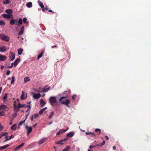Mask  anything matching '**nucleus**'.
Returning <instances> with one entry per match:
<instances>
[{
	"mask_svg": "<svg viewBox=\"0 0 151 151\" xmlns=\"http://www.w3.org/2000/svg\"><path fill=\"white\" fill-rule=\"evenodd\" d=\"M54 112L53 111H52L50 113V115L49 116V118L50 119L52 118V117L54 116Z\"/></svg>",
	"mask_w": 151,
	"mask_h": 151,
	"instance_id": "72a5a7b5",
	"label": "nucleus"
},
{
	"mask_svg": "<svg viewBox=\"0 0 151 151\" xmlns=\"http://www.w3.org/2000/svg\"><path fill=\"white\" fill-rule=\"evenodd\" d=\"M70 103V101L68 99H66L65 101H62V104H63L69 107V104Z\"/></svg>",
	"mask_w": 151,
	"mask_h": 151,
	"instance_id": "0eeeda50",
	"label": "nucleus"
},
{
	"mask_svg": "<svg viewBox=\"0 0 151 151\" xmlns=\"http://www.w3.org/2000/svg\"><path fill=\"white\" fill-rule=\"evenodd\" d=\"M113 149L114 150H115L116 149V147L115 146H114L113 147Z\"/></svg>",
	"mask_w": 151,
	"mask_h": 151,
	"instance_id": "69168bd1",
	"label": "nucleus"
},
{
	"mask_svg": "<svg viewBox=\"0 0 151 151\" xmlns=\"http://www.w3.org/2000/svg\"><path fill=\"white\" fill-rule=\"evenodd\" d=\"M15 54L14 52H10L9 57V60L11 61L13 60L15 58Z\"/></svg>",
	"mask_w": 151,
	"mask_h": 151,
	"instance_id": "7ed1b4c3",
	"label": "nucleus"
},
{
	"mask_svg": "<svg viewBox=\"0 0 151 151\" xmlns=\"http://www.w3.org/2000/svg\"><path fill=\"white\" fill-rule=\"evenodd\" d=\"M34 115H32V117H31V120L32 121H33V119L34 118Z\"/></svg>",
	"mask_w": 151,
	"mask_h": 151,
	"instance_id": "052dcab7",
	"label": "nucleus"
},
{
	"mask_svg": "<svg viewBox=\"0 0 151 151\" xmlns=\"http://www.w3.org/2000/svg\"><path fill=\"white\" fill-rule=\"evenodd\" d=\"M12 80L11 82V84H12L14 83V82L15 81V79L14 77L13 76H12Z\"/></svg>",
	"mask_w": 151,
	"mask_h": 151,
	"instance_id": "e433bc0d",
	"label": "nucleus"
},
{
	"mask_svg": "<svg viewBox=\"0 0 151 151\" xmlns=\"http://www.w3.org/2000/svg\"><path fill=\"white\" fill-rule=\"evenodd\" d=\"M7 93H6L5 94V95L4 96L3 98V100L4 101H5L6 99V98H7Z\"/></svg>",
	"mask_w": 151,
	"mask_h": 151,
	"instance_id": "37998d69",
	"label": "nucleus"
},
{
	"mask_svg": "<svg viewBox=\"0 0 151 151\" xmlns=\"http://www.w3.org/2000/svg\"><path fill=\"white\" fill-rule=\"evenodd\" d=\"M5 12L8 14L10 15L12 17V14L13 13L12 10L11 9H6L5 10Z\"/></svg>",
	"mask_w": 151,
	"mask_h": 151,
	"instance_id": "39448f33",
	"label": "nucleus"
},
{
	"mask_svg": "<svg viewBox=\"0 0 151 151\" xmlns=\"http://www.w3.org/2000/svg\"><path fill=\"white\" fill-rule=\"evenodd\" d=\"M46 141V138H43L41 139L39 142V144H41L42 143H43L45 142Z\"/></svg>",
	"mask_w": 151,
	"mask_h": 151,
	"instance_id": "a211bd4d",
	"label": "nucleus"
},
{
	"mask_svg": "<svg viewBox=\"0 0 151 151\" xmlns=\"http://www.w3.org/2000/svg\"><path fill=\"white\" fill-rule=\"evenodd\" d=\"M5 22L2 20H0V25L2 26H5Z\"/></svg>",
	"mask_w": 151,
	"mask_h": 151,
	"instance_id": "f704fd0d",
	"label": "nucleus"
},
{
	"mask_svg": "<svg viewBox=\"0 0 151 151\" xmlns=\"http://www.w3.org/2000/svg\"><path fill=\"white\" fill-rule=\"evenodd\" d=\"M7 58V57L5 55H1L0 54V61H3L5 60Z\"/></svg>",
	"mask_w": 151,
	"mask_h": 151,
	"instance_id": "6e6552de",
	"label": "nucleus"
},
{
	"mask_svg": "<svg viewBox=\"0 0 151 151\" xmlns=\"http://www.w3.org/2000/svg\"><path fill=\"white\" fill-rule=\"evenodd\" d=\"M14 111H18L19 109L18 105L17 106L16 104H14Z\"/></svg>",
	"mask_w": 151,
	"mask_h": 151,
	"instance_id": "aec40b11",
	"label": "nucleus"
},
{
	"mask_svg": "<svg viewBox=\"0 0 151 151\" xmlns=\"http://www.w3.org/2000/svg\"><path fill=\"white\" fill-rule=\"evenodd\" d=\"M46 103L45 101L42 99L40 100V104L41 107H43L45 105Z\"/></svg>",
	"mask_w": 151,
	"mask_h": 151,
	"instance_id": "ddd939ff",
	"label": "nucleus"
},
{
	"mask_svg": "<svg viewBox=\"0 0 151 151\" xmlns=\"http://www.w3.org/2000/svg\"><path fill=\"white\" fill-rule=\"evenodd\" d=\"M50 89V87H49L47 88H44L43 90V92H47Z\"/></svg>",
	"mask_w": 151,
	"mask_h": 151,
	"instance_id": "4c0bfd02",
	"label": "nucleus"
},
{
	"mask_svg": "<svg viewBox=\"0 0 151 151\" xmlns=\"http://www.w3.org/2000/svg\"><path fill=\"white\" fill-rule=\"evenodd\" d=\"M27 97V94L25 93V94H24V92L23 91H22V94L21 96V99L22 100H23L26 99Z\"/></svg>",
	"mask_w": 151,
	"mask_h": 151,
	"instance_id": "9b49d317",
	"label": "nucleus"
},
{
	"mask_svg": "<svg viewBox=\"0 0 151 151\" xmlns=\"http://www.w3.org/2000/svg\"><path fill=\"white\" fill-rule=\"evenodd\" d=\"M13 65V63H11V65L10 66H8V68H12Z\"/></svg>",
	"mask_w": 151,
	"mask_h": 151,
	"instance_id": "3c124183",
	"label": "nucleus"
},
{
	"mask_svg": "<svg viewBox=\"0 0 151 151\" xmlns=\"http://www.w3.org/2000/svg\"><path fill=\"white\" fill-rule=\"evenodd\" d=\"M18 23L19 25H20L22 24V20L21 18H20L19 19Z\"/></svg>",
	"mask_w": 151,
	"mask_h": 151,
	"instance_id": "a19ab883",
	"label": "nucleus"
},
{
	"mask_svg": "<svg viewBox=\"0 0 151 151\" xmlns=\"http://www.w3.org/2000/svg\"><path fill=\"white\" fill-rule=\"evenodd\" d=\"M74 132H71L68 133L67 134L66 136L68 137H72L74 135Z\"/></svg>",
	"mask_w": 151,
	"mask_h": 151,
	"instance_id": "4468645a",
	"label": "nucleus"
},
{
	"mask_svg": "<svg viewBox=\"0 0 151 151\" xmlns=\"http://www.w3.org/2000/svg\"><path fill=\"white\" fill-rule=\"evenodd\" d=\"M105 137L106 139V140H108L109 139L108 137L107 136H105Z\"/></svg>",
	"mask_w": 151,
	"mask_h": 151,
	"instance_id": "338daca9",
	"label": "nucleus"
},
{
	"mask_svg": "<svg viewBox=\"0 0 151 151\" xmlns=\"http://www.w3.org/2000/svg\"><path fill=\"white\" fill-rule=\"evenodd\" d=\"M24 29V26H23L21 28V30L18 33L19 35H20L22 34L23 33Z\"/></svg>",
	"mask_w": 151,
	"mask_h": 151,
	"instance_id": "2eb2a0df",
	"label": "nucleus"
},
{
	"mask_svg": "<svg viewBox=\"0 0 151 151\" xmlns=\"http://www.w3.org/2000/svg\"><path fill=\"white\" fill-rule=\"evenodd\" d=\"M68 139L67 138H66L64 139H62L61 140H62V142H65V141H67Z\"/></svg>",
	"mask_w": 151,
	"mask_h": 151,
	"instance_id": "5fc2aeb1",
	"label": "nucleus"
},
{
	"mask_svg": "<svg viewBox=\"0 0 151 151\" xmlns=\"http://www.w3.org/2000/svg\"><path fill=\"white\" fill-rule=\"evenodd\" d=\"M37 2L38 4H39L40 6L42 8H43L44 7V6L43 5V4L42 3L40 0H38Z\"/></svg>",
	"mask_w": 151,
	"mask_h": 151,
	"instance_id": "393cba45",
	"label": "nucleus"
},
{
	"mask_svg": "<svg viewBox=\"0 0 151 151\" xmlns=\"http://www.w3.org/2000/svg\"><path fill=\"white\" fill-rule=\"evenodd\" d=\"M25 108H29L28 109H30V106L29 105V106H25Z\"/></svg>",
	"mask_w": 151,
	"mask_h": 151,
	"instance_id": "13d9d810",
	"label": "nucleus"
},
{
	"mask_svg": "<svg viewBox=\"0 0 151 151\" xmlns=\"http://www.w3.org/2000/svg\"><path fill=\"white\" fill-rule=\"evenodd\" d=\"M26 128L27 130V135H28L31 132L32 130V127H28L27 126H26Z\"/></svg>",
	"mask_w": 151,
	"mask_h": 151,
	"instance_id": "423d86ee",
	"label": "nucleus"
},
{
	"mask_svg": "<svg viewBox=\"0 0 151 151\" xmlns=\"http://www.w3.org/2000/svg\"><path fill=\"white\" fill-rule=\"evenodd\" d=\"M14 136L13 135H12L8 139H6L5 141H4V142H6L9 140L11 139L14 138Z\"/></svg>",
	"mask_w": 151,
	"mask_h": 151,
	"instance_id": "58836bf2",
	"label": "nucleus"
},
{
	"mask_svg": "<svg viewBox=\"0 0 151 151\" xmlns=\"http://www.w3.org/2000/svg\"><path fill=\"white\" fill-rule=\"evenodd\" d=\"M95 146H93V145H90L89 147V148L91 149L92 148H94L95 147Z\"/></svg>",
	"mask_w": 151,
	"mask_h": 151,
	"instance_id": "bf43d9fd",
	"label": "nucleus"
},
{
	"mask_svg": "<svg viewBox=\"0 0 151 151\" xmlns=\"http://www.w3.org/2000/svg\"><path fill=\"white\" fill-rule=\"evenodd\" d=\"M4 68V66L3 65H1V70L3 69Z\"/></svg>",
	"mask_w": 151,
	"mask_h": 151,
	"instance_id": "0e129e2a",
	"label": "nucleus"
},
{
	"mask_svg": "<svg viewBox=\"0 0 151 151\" xmlns=\"http://www.w3.org/2000/svg\"><path fill=\"white\" fill-rule=\"evenodd\" d=\"M95 131L96 132H98L99 133L98 134L99 135L101 133V130L99 129H95Z\"/></svg>",
	"mask_w": 151,
	"mask_h": 151,
	"instance_id": "c756f323",
	"label": "nucleus"
},
{
	"mask_svg": "<svg viewBox=\"0 0 151 151\" xmlns=\"http://www.w3.org/2000/svg\"><path fill=\"white\" fill-rule=\"evenodd\" d=\"M8 134V133L7 132H5L4 133H1V135L2 136V137L5 136L6 137V135Z\"/></svg>",
	"mask_w": 151,
	"mask_h": 151,
	"instance_id": "a18cd8bd",
	"label": "nucleus"
},
{
	"mask_svg": "<svg viewBox=\"0 0 151 151\" xmlns=\"http://www.w3.org/2000/svg\"><path fill=\"white\" fill-rule=\"evenodd\" d=\"M5 115V113L4 111H0V116H3Z\"/></svg>",
	"mask_w": 151,
	"mask_h": 151,
	"instance_id": "49530a36",
	"label": "nucleus"
},
{
	"mask_svg": "<svg viewBox=\"0 0 151 151\" xmlns=\"http://www.w3.org/2000/svg\"><path fill=\"white\" fill-rule=\"evenodd\" d=\"M10 145L9 144H7L4 146L0 147V150L4 149L9 147Z\"/></svg>",
	"mask_w": 151,
	"mask_h": 151,
	"instance_id": "f3484780",
	"label": "nucleus"
},
{
	"mask_svg": "<svg viewBox=\"0 0 151 151\" xmlns=\"http://www.w3.org/2000/svg\"><path fill=\"white\" fill-rule=\"evenodd\" d=\"M86 134L87 135H89L90 134H91L92 135V137H96V135L95 134L93 133H92L91 132H86Z\"/></svg>",
	"mask_w": 151,
	"mask_h": 151,
	"instance_id": "a878e982",
	"label": "nucleus"
},
{
	"mask_svg": "<svg viewBox=\"0 0 151 151\" xmlns=\"http://www.w3.org/2000/svg\"><path fill=\"white\" fill-rule=\"evenodd\" d=\"M49 101L51 105H53L54 104L57 103L56 97L52 96L49 99Z\"/></svg>",
	"mask_w": 151,
	"mask_h": 151,
	"instance_id": "f257e3e1",
	"label": "nucleus"
},
{
	"mask_svg": "<svg viewBox=\"0 0 151 151\" xmlns=\"http://www.w3.org/2000/svg\"><path fill=\"white\" fill-rule=\"evenodd\" d=\"M66 98V97H62L59 99V101L61 102L62 101L63 99Z\"/></svg>",
	"mask_w": 151,
	"mask_h": 151,
	"instance_id": "09e8293b",
	"label": "nucleus"
},
{
	"mask_svg": "<svg viewBox=\"0 0 151 151\" xmlns=\"http://www.w3.org/2000/svg\"><path fill=\"white\" fill-rule=\"evenodd\" d=\"M17 127V125L16 124H13L11 127V129L12 130H16Z\"/></svg>",
	"mask_w": 151,
	"mask_h": 151,
	"instance_id": "4be33fe9",
	"label": "nucleus"
},
{
	"mask_svg": "<svg viewBox=\"0 0 151 151\" xmlns=\"http://www.w3.org/2000/svg\"><path fill=\"white\" fill-rule=\"evenodd\" d=\"M0 38L2 40L8 42L9 40V37L4 34H1L0 35Z\"/></svg>",
	"mask_w": 151,
	"mask_h": 151,
	"instance_id": "f03ea898",
	"label": "nucleus"
},
{
	"mask_svg": "<svg viewBox=\"0 0 151 151\" xmlns=\"http://www.w3.org/2000/svg\"><path fill=\"white\" fill-rule=\"evenodd\" d=\"M26 6L28 8H30L32 7V3L31 2H29L27 3L26 4Z\"/></svg>",
	"mask_w": 151,
	"mask_h": 151,
	"instance_id": "b1692460",
	"label": "nucleus"
},
{
	"mask_svg": "<svg viewBox=\"0 0 151 151\" xmlns=\"http://www.w3.org/2000/svg\"><path fill=\"white\" fill-rule=\"evenodd\" d=\"M49 12H52L53 14L54 13V12L52 11L51 9L48 10Z\"/></svg>",
	"mask_w": 151,
	"mask_h": 151,
	"instance_id": "e2e57ef3",
	"label": "nucleus"
},
{
	"mask_svg": "<svg viewBox=\"0 0 151 151\" xmlns=\"http://www.w3.org/2000/svg\"><path fill=\"white\" fill-rule=\"evenodd\" d=\"M105 143V141L104 140L102 142V143L100 144H97L96 145V146L97 147H101L104 145Z\"/></svg>",
	"mask_w": 151,
	"mask_h": 151,
	"instance_id": "cd10ccee",
	"label": "nucleus"
},
{
	"mask_svg": "<svg viewBox=\"0 0 151 151\" xmlns=\"http://www.w3.org/2000/svg\"><path fill=\"white\" fill-rule=\"evenodd\" d=\"M7 106L5 105H1L0 106V110H3L6 109Z\"/></svg>",
	"mask_w": 151,
	"mask_h": 151,
	"instance_id": "412c9836",
	"label": "nucleus"
},
{
	"mask_svg": "<svg viewBox=\"0 0 151 151\" xmlns=\"http://www.w3.org/2000/svg\"><path fill=\"white\" fill-rule=\"evenodd\" d=\"M18 54L19 55H21L23 51V49L22 48H19L18 49Z\"/></svg>",
	"mask_w": 151,
	"mask_h": 151,
	"instance_id": "bb28decb",
	"label": "nucleus"
},
{
	"mask_svg": "<svg viewBox=\"0 0 151 151\" xmlns=\"http://www.w3.org/2000/svg\"><path fill=\"white\" fill-rule=\"evenodd\" d=\"M76 98V95H74L72 96V99L74 100Z\"/></svg>",
	"mask_w": 151,
	"mask_h": 151,
	"instance_id": "de8ad7c7",
	"label": "nucleus"
},
{
	"mask_svg": "<svg viewBox=\"0 0 151 151\" xmlns=\"http://www.w3.org/2000/svg\"><path fill=\"white\" fill-rule=\"evenodd\" d=\"M18 105L19 106V109L24 107H25V104H20V103H19L18 104Z\"/></svg>",
	"mask_w": 151,
	"mask_h": 151,
	"instance_id": "473e14b6",
	"label": "nucleus"
},
{
	"mask_svg": "<svg viewBox=\"0 0 151 151\" xmlns=\"http://www.w3.org/2000/svg\"><path fill=\"white\" fill-rule=\"evenodd\" d=\"M39 115L38 114H34V118L35 119Z\"/></svg>",
	"mask_w": 151,
	"mask_h": 151,
	"instance_id": "8fccbe9b",
	"label": "nucleus"
},
{
	"mask_svg": "<svg viewBox=\"0 0 151 151\" xmlns=\"http://www.w3.org/2000/svg\"><path fill=\"white\" fill-rule=\"evenodd\" d=\"M2 16L4 17V18L8 19V18H12V17L10 15L6 14H2Z\"/></svg>",
	"mask_w": 151,
	"mask_h": 151,
	"instance_id": "f8f14e48",
	"label": "nucleus"
},
{
	"mask_svg": "<svg viewBox=\"0 0 151 151\" xmlns=\"http://www.w3.org/2000/svg\"><path fill=\"white\" fill-rule=\"evenodd\" d=\"M24 145V143H22L21 144L19 145H18L17 147L16 148H15L14 149V150H17L19 148H20L21 147H22Z\"/></svg>",
	"mask_w": 151,
	"mask_h": 151,
	"instance_id": "dca6fc26",
	"label": "nucleus"
},
{
	"mask_svg": "<svg viewBox=\"0 0 151 151\" xmlns=\"http://www.w3.org/2000/svg\"><path fill=\"white\" fill-rule=\"evenodd\" d=\"M60 132V134L63 133L65 132L66 131V130H63V129H61L59 131Z\"/></svg>",
	"mask_w": 151,
	"mask_h": 151,
	"instance_id": "79ce46f5",
	"label": "nucleus"
},
{
	"mask_svg": "<svg viewBox=\"0 0 151 151\" xmlns=\"http://www.w3.org/2000/svg\"><path fill=\"white\" fill-rule=\"evenodd\" d=\"M10 2V1L9 0H5L3 2V3L4 4H9Z\"/></svg>",
	"mask_w": 151,
	"mask_h": 151,
	"instance_id": "7c9ffc66",
	"label": "nucleus"
},
{
	"mask_svg": "<svg viewBox=\"0 0 151 151\" xmlns=\"http://www.w3.org/2000/svg\"><path fill=\"white\" fill-rule=\"evenodd\" d=\"M70 147L69 146H67L62 151H68L70 149Z\"/></svg>",
	"mask_w": 151,
	"mask_h": 151,
	"instance_id": "2f4dec72",
	"label": "nucleus"
},
{
	"mask_svg": "<svg viewBox=\"0 0 151 151\" xmlns=\"http://www.w3.org/2000/svg\"><path fill=\"white\" fill-rule=\"evenodd\" d=\"M41 96L40 93H38L35 94L33 95V97L34 99H39Z\"/></svg>",
	"mask_w": 151,
	"mask_h": 151,
	"instance_id": "1a4fd4ad",
	"label": "nucleus"
},
{
	"mask_svg": "<svg viewBox=\"0 0 151 151\" xmlns=\"http://www.w3.org/2000/svg\"><path fill=\"white\" fill-rule=\"evenodd\" d=\"M27 20V19L26 18H24L23 19V21L24 23H25L26 21Z\"/></svg>",
	"mask_w": 151,
	"mask_h": 151,
	"instance_id": "6e6d98bb",
	"label": "nucleus"
},
{
	"mask_svg": "<svg viewBox=\"0 0 151 151\" xmlns=\"http://www.w3.org/2000/svg\"><path fill=\"white\" fill-rule=\"evenodd\" d=\"M60 134V132L59 131L56 134V135H58Z\"/></svg>",
	"mask_w": 151,
	"mask_h": 151,
	"instance_id": "774afa93",
	"label": "nucleus"
},
{
	"mask_svg": "<svg viewBox=\"0 0 151 151\" xmlns=\"http://www.w3.org/2000/svg\"><path fill=\"white\" fill-rule=\"evenodd\" d=\"M17 112H16V113H15V114H14L12 116V117L11 118L12 119H14L17 116ZM11 118V117H10Z\"/></svg>",
	"mask_w": 151,
	"mask_h": 151,
	"instance_id": "ea45409f",
	"label": "nucleus"
},
{
	"mask_svg": "<svg viewBox=\"0 0 151 151\" xmlns=\"http://www.w3.org/2000/svg\"><path fill=\"white\" fill-rule=\"evenodd\" d=\"M47 108L46 107L44 108L41 109L39 112V113L40 114H42L43 112L47 109Z\"/></svg>",
	"mask_w": 151,
	"mask_h": 151,
	"instance_id": "5701e85b",
	"label": "nucleus"
},
{
	"mask_svg": "<svg viewBox=\"0 0 151 151\" xmlns=\"http://www.w3.org/2000/svg\"><path fill=\"white\" fill-rule=\"evenodd\" d=\"M7 48L6 46H3L0 47V52H4L7 51Z\"/></svg>",
	"mask_w": 151,
	"mask_h": 151,
	"instance_id": "20e7f679",
	"label": "nucleus"
},
{
	"mask_svg": "<svg viewBox=\"0 0 151 151\" xmlns=\"http://www.w3.org/2000/svg\"><path fill=\"white\" fill-rule=\"evenodd\" d=\"M62 140L59 141L58 143H57L58 144H60V145H62L63 144L62 142Z\"/></svg>",
	"mask_w": 151,
	"mask_h": 151,
	"instance_id": "4d7b16f0",
	"label": "nucleus"
},
{
	"mask_svg": "<svg viewBox=\"0 0 151 151\" xmlns=\"http://www.w3.org/2000/svg\"><path fill=\"white\" fill-rule=\"evenodd\" d=\"M25 121V119H24L23 121H21L19 124V125L20 126L22 125L23 123H24Z\"/></svg>",
	"mask_w": 151,
	"mask_h": 151,
	"instance_id": "c03bdc74",
	"label": "nucleus"
},
{
	"mask_svg": "<svg viewBox=\"0 0 151 151\" xmlns=\"http://www.w3.org/2000/svg\"><path fill=\"white\" fill-rule=\"evenodd\" d=\"M29 80H30L28 77H25L24 79V81L25 82H28Z\"/></svg>",
	"mask_w": 151,
	"mask_h": 151,
	"instance_id": "c9c22d12",
	"label": "nucleus"
},
{
	"mask_svg": "<svg viewBox=\"0 0 151 151\" xmlns=\"http://www.w3.org/2000/svg\"><path fill=\"white\" fill-rule=\"evenodd\" d=\"M45 51L44 50H43L41 53L38 55L37 56V59H39L41 58L43 55V54L44 53Z\"/></svg>",
	"mask_w": 151,
	"mask_h": 151,
	"instance_id": "6ab92c4d",
	"label": "nucleus"
},
{
	"mask_svg": "<svg viewBox=\"0 0 151 151\" xmlns=\"http://www.w3.org/2000/svg\"><path fill=\"white\" fill-rule=\"evenodd\" d=\"M10 73V71L9 70H8L7 71L6 74L7 76H9Z\"/></svg>",
	"mask_w": 151,
	"mask_h": 151,
	"instance_id": "603ef678",
	"label": "nucleus"
},
{
	"mask_svg": "<svg viewBox=\"0 0 151 151\" xmlns=\"http://www.w3.org/2000/svg\"><path fill=\"white\" fill-rule=\"evenodd\" d=\"M20 61V59L19 58H18L13 63L14 64V66H15L17 65L19 63Z\"/></svg>",
	"mask_w": 151,
	"mask_h": 151,
	"instance_id": "9d476101",
	"label": "nucleus"
},
{
	"mask_svg": "<svg viewBox=\"0 0 151 151\" xmlns=\"http://www.w3.org/2000/svg\"><path fill=\"white\" fill-rule=\"evenodd\" d=\"M10 24L11 25H13L15 24V20L14 19L10 20L9 22Z\"/></svg>",
	"mask_w": 151,
	"mask_h": 151,
	"instance_id": "c85d7f7f",
	"label": "nucleus"
},
{
	"mask_svg": "<svg viewBox=\"0 0 151 151\" xmlns=\"http://www.w3.org/2000/svg\"><path fill=\"white\" fill-rule=\"evenodd\" d=\"M37 123H36V124H33V127H35L37 126Z\"/></svg>",
	"mask_w": 151,
	"mask_h": 151,
	"instance_id": "680f3d73",
	"label": "nucleus"
},
{
	"mask_svg": "<svg viewBox=\"0 0 151 151\" xmlns=\"http://www.w3.org/2000/svg\"><path fill=\"white\" fill-rule=\"evenodd\" d=\"M10 118L11 119V120H10V122L9 123V124L10 125H12V121H13V119H12V118Z\"/></svg>",
	"mask_w": 151,
	"mask_h": 151,
	"instance_id": "864d4df0",
	"label": "nucleus"
}]
</instances>
